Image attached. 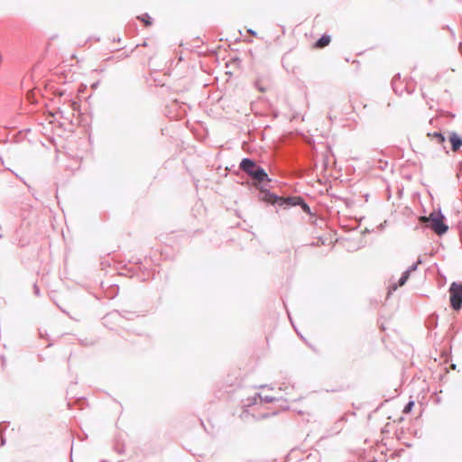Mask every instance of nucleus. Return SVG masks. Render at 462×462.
Returning <instances> with one entry per match:
<instances>
[{
  "instance_id": "obj_14",
  "label": "nucleus",
  "mask_w": 462,
  "mask_h": 462,
  "mask_svg": "<svg viewBox=\"0 0 462 462\" xmlns=\"http://www.w3.org/2000/svg\"><path fill=\"white\" fill-rule=\"evenodd\" d=\"M138 19L142 21L144 24V26H150L152 24V21L150 16L147 14H143L140 16H138Z\"/></svg>"
},
{
  "instance_id": "obj_16",
  "label": "nucleus",
  "mask_w": 462,
  "mask_h": 462,
  "mask_svg": "<svg viewBox=\"0 0 462 462\" xmlns=\"http://www.w3.org/2000/svg\"><path fill=\"white\" fill-rule=\"evenodd\" d=\"M5 422L3 421L0 423V444L1 446H4L5 444V438L3 435V431L5 430Z\"/></svg>"
},
{
  "instance_id": "obj_2",
  "label": "nucleus",
  "mask_w": 462,
  "mask_h": 462,
  "mask_svg": "<svg viewBox=\"0 0 462 462\" xmlns=\"http://www.w3.org/2000/svg\"><path fill=\"white\" fill-rule=\"evenodd\" d=\"M420 222L424 223L423 228L433 231H448V226L444 223V217L439 211H433L429 217H420Z\"/></svg>"
},
{
  "instance_id": "obj_12",
  "label": "nucleus",
  "mask_w": 462,
  "mask_h": 462,
  "mask_svg": "<svg viewBox=\"0 0 462 462\" xmlns=\"http://www.w3.org/2000/svg\"><path fill=\"white\" fill-rule=\"evenodd\" d=\"M410 271H404L402 273V276L400 277L398 282L396 284H393V290H396L398 286H402L404 285L407 281L409 280L410 278Z\"/></svg>"
},
{
  "instance_id": "obj_25",
  "label": "nucleus",
  "mask_w": 462,
  "mask_h": 462,
  "mask_svg": "<svg viewBox=\"0 0 462 462\" xmlns=\"http://www.w3.org/2000/svg\"><path fill=\"white\" fill-rule=\"evenodd\" d=\"M437 234L439 235V236H442L444 233L439 232V233H437Z\"/></svg>"
},
{
  "instance_id": "obj_18",
  "label": "nucleus",
  "mask_w": 462,
  "mask_h": 462,
  "mask_svg": "<svg viewBox=\"0 0 462 462\" xmlns=\"http://www.w3.org/2000/svg\"><path fill=\"white\" fill-rule=\"evenodd\" d=\"M421 263L420 259H418L417 262L413 263L411 266L408 267L406 271H410V274L416 271L418 268V265Z\"/></svg>"
},
{
  "instance_id": "obj_11",
  "label": "nucleus",
  "mask_w": 462,
  "mask_h": 462,
  "mask_svg": "<svg viewBox=\"0 0 462 462\" xmlns=\"http://www.w3.org/2000/svg\"><path fill=\"white\" fill-rule=\"evenodd\" d=\"M111 315H118L128 320L134 319V318L136 316L134 312L125 310H115L114 312L111 313Z\"/></svg>"
},
{
  "instance_id": "obj_15",
  "label": "nucleus",
  "mask_w": 462,
  "mask_h": 462,
  "mask_svg": "<svg viewBox=\"0 0 462 462\" xmlns=\"http://www.w3.org/2000/svg\"><path fill=\"white\" fill-rule=\"evenodd\" d=\"M428 136L435 138L439 143L445 142V137L440 133L428 134Z\"/></svg>"
},
{
  "instance_id": "obj_23",
  "label": "nucleus",
  "mask_w": 462,
  "mask_h": 462,
  "mask_svg": "<svg viewBox=\"0 0 462 462\" xmlns=\"http://www.w3.org/2000/svg\"><path fill=\"white\" fill-rule=\"evenodd\" d=\"M458 235H459L460 242H461V244H462V232H461V233H458Z\"/></svg>"
},
{
  "instance_id": "obj_10",
  "label": "nucleus",
  "mask_w": 462,
  "mask_h": 462,
  "mask_svg": "<svg viewBox=\"0 0 462 462\" xmlns=\"http://www.w3.org/2000/svg\"><path fill=\"white\" fill-rule=\"evenodd\" d=\"M289 199H298L299 201L295 202L293 204H288V208L294 207V206H300L304 212L310 214V207L303 201V199L300 197H289Z\"/></svg>"
},
{
  "instance_id": "obj_27",
  "label": "nucleus",
  "mask_w": 462,
  "mask_h": 462,
  "mask_svg": "<svg viewBox=\"0 0 462 462\" xmlns=\"http://www.w3.org/2000/svg\"><path fill=\"white\" fill-rule=\"evenodd\" d=\"M2 237V233H0V238Z\"/></svg>"
},
{
  "instance_id": "obj_1",
  "label": "nucleus",
  "mask_w": 462,
  "mask_h": 462,
  "mask_svg": "<svg viewBox=\"0 0 462 462\" xmlns=\"http://www.w3.org/2000/svg\"><path fill=\"white\" fill-rule=\"evenodd\" d=\"M365 233H348L351 235L346 237L337 236V233H323L319 236L316 242H312L310 245L319 246L320 245L330 246L333 245H342L348 252H354L365 245L363 236Z\"/></svg>"
},
{
  "instance_id": "obj_4",
  "label": "nucleus",
  "mask_w": 462,
  "mask_h": 462,
  "mask_svg": "<svg viewBox=\"0 0 462 462\" xmlns=\"http://www.w3.org/2000/svg\"><path fill=\"white\" fill-rule=\"evenodd\" d=\"M448 292L450 307L454 310H459L462 308V282H453Z\"/></svg>"
},
{
  "instance_id": "obj_28",
  "label": "nucleus",
  "mask_w": 462,
  "mask_h": 462,
  "mask_svg": "<svg viewBox=\"0 0 462 462\" xmlns=\"http://www.w3.org/2000/svg\"><path fill=\"white\" fill-rule=\"evenodd\" d=\"M71 462H74L72 458H71Z\"/></svg>"
},
{
  "instance_id": "obj_20",
  "label": "nucleus",
  "mask_w": 462,
  "mask_h": 462,
  "mask_svg": "<svg viewBox=\"0 0 462 462\" xmlns=\"http://www.w3.org/2000/svg\"><path fill=\"white\" fill-rule=\"evenodd\" d=\"M33 291L36 296H40V289L36 283L33 284Z\"/></svg>"
},
{
  "instance_id": "obj_19",
  "label": "nucleus",
  "mask_w": 462,
  "mask_h": 462,
  "mask_svg": "<svg viewBox=\"0 0 462 462\" xmlns=\"http://www.w3.org/2000/svg\"><path fill=\"white\" fill-rule=\"evenodd\" d=\"M260 400H261V402L269 403V402H273L276 401L277 399L274 397H272V396H268V395H265V396L261 395Z\"/></svg>"
},
{
  "instance_id": "obj_5",
  "label": "nucleus",
  "mask_w": 462,
  "mask_h": 462,
  "mask_svg": "<svg viewBox=\"0 0 462 462\" xmlns=\"http://www.w3.org/2000/svg\"><path fill=\"white\" fill-rule=\"evenodd\" d=\"M262 199L273 205L277 204L279 207L283 208H288V204H293L299 201L298 199H289V197H277L276 195L270 192H265Z\"/></svg>"
},
{
  "instance_id": "obj_9",
  "label": "nucleus",
  "mask_w": 462,
  "mask_h": 462,
  "mask_svg": "<svg viewBox=\"0 0 462 462\" xmlns=\"http://www.w3.org/2000/svg\"><path fill=\"white\" fill-rule=\"evenodd\" d=\"M289 199H298L299 201L295 202L293 204H288V208L294 207V206H300L304 212L310 214V207L303 201V199L300 197H289Z\"/></svg>"
},
{
  "instance_id": "obj_7",
  "label": "nucleus",
  "mask_w": 462,
  "mask_h": 462,
  "mask_svg": "<svg viewBox=\"0 0 462 462\" xmlns=\"http://www.w3.org/2000/svg\"><path fill=\"white\" fill-rule=\"evenodd\" d=\"M449 142L454 152H457L462 146V138L456 133L449 135Z\"/></svg>"
},
{
  "instance_id": "obj_17",
  "label": "nucleus",
  "mask_w": 462,
  "mask_h": 462,
  "mask_svg": "<svg viewBox=\"0 0 462 462\" xmlns=\"http://www.w3.org/2000/svg\"><path fill=\"white\" fill-rule=\"evenodd\" d=\"M413 406H414V401H411H411H409V402L405 404V406H404V408H403L402 412H403V413H406V414H407V413H410V412L412 411Z\"/></svg>"
},
{
  "instance_id": "obj_22",
  "label": "nucleus",
  "mask_w": 462,
  "mask_h": 462,
  "mask_svg": "<svg viewBox=\"0 0 462 462\" xmlns=\"http://www.w3.org/2000/svg\"><path fill=\"white\" fill-rule=\"evenodd\" d=\"M269 416L270 415L268 413H263V414H262L261 418L262 419H266V418H269Z\"/></svg>"
},
{
  "instance_id": "obj_24",
  "label": "nucleus",
  "mask_w": 462,
  "mask_h": 462,
  "mask_svg": "<svg viewBox=\"0 0 462 462\" xmlns=\"http://www.w3.org/2000/svg\"><path fill=\"white\" fill-rule=\"evenodd\" d=\"M76 102H73L72 106H73V108L75 109V106H76Z\"/></svg>"
},
{
  "instance_id": "obj_8",
  "label": "nucleus",
  "mask_w": 462,
  "mask_h": 462,
  "mask_svg": "<svg viewBox=\"0 0 462 462\" xmlns=\"http://www.w3.org/2000/svg\"><path fill=\"white\" fill-rule=\"evenodd\" d=\"M331 42V37L328 34L322 35L314 44V49H323L327 47Z\"/></svg>"
},
{
  "instance_id": "obj_3",
  "label": "nucleus",
  "mask_w": 462,
  "mask_h": 462,
  "mask_svg": "<svg viewBox=\"0 0 462 462\" xmlns=\"http://www.w3.org/2000/svg\"><path fill=\"white\" fill-rule=\"evenodd\" d=\"M240 169L245 171L253 179L259 182L270 180L264 170L260 166L256 165L255 162L250 159L242 160L240 163Z\"/></svg>"
},
{
  "instance_id": "obj_21",
  "label": "nucleus",
  "mask_w": 462,
  "mask_h": 462,
  "mask_svg": "<svg viewBox=\"0 0 462 462\" xmlns=\"http://www.w3.org/2000/svg\"><path fill=\"white\" fill-rule=\"evenodd\" d=\"M216 234L218 235L219 236H223V238L227 239L226 233H216Z\"/></svg>"
},
{
  "instance_id": "obj_26",
  "label": "nucleus",
  "mask_w": 462,
  "mask_h": 462,
  "mask_svg": "<svg viewBox=\"0 0 462 462\" xmlns=\"http://www.w3.org/2000/svg\"><path fill=\"white\" fill-rule=\"evenodd\" d=\"M117 451H118L119 453H122V449H121V448H118V449H117Z\"/></svg>"
},
{
  "instance_id": "obj_13",
  "label": "nucleus",
  "mask_w": 462,
  "mask_h": 462,
  "mask_svg": "<svg viewBox=\"0 0 462 462\" xmlns=\"http://www.w3.org/2000/svg\"><path fill=\"white\" fill-rule=\"evenodd\" d=\"M261 393H257L252 397H248L245 400V406L250 407L257 403V400L260 399Z\"/></svg>"
},
{
  "instance_id": "obj_6",
  "label": "nucleus",
  "mask_w": 462,
  "mask_h": 462,
  "mask_svg": "<svg viewBox=\"0 0 462 462\" xmlns=\"http://www.w3.org/2000/svg\"><path fill=\"white\" fill-rule=\"evenodd\" d=\"M254 85L260 92H266L270 88L269 79L265 77H258Z\"/></svg>"
}]
</instances>
